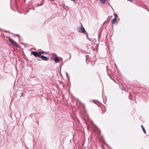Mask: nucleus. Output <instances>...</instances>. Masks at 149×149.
Wrapping results in <instances>:
<instances>
[{"label": "nucleus", "instance_id": "nucleus-9", "mask_svg": "<svg viewBox=\"0 0 149 149\" xmlns=\"http://www.w3.org/2000/svg\"><path fill=\"white\" fill-rule=\"evenodd\" d=\"M44 52L43 51H40L38 52V53H39V55L40 56H42V55H41V54H43V53Z\"/></svg>", "mask_w": 149, "mask_h": 149}, {"label": "nucleus", "instance_id": "nucleus-22", "mask_svg": "<svg viewBox=\"0 0 149 149\" xmlns=\"http://www.w3.org/2000/svg\"><path fill=\"white\" fill-rule=\"evenodd\" d=\"M31 116H32V114H31V115H30V117H31Z\"/></svg>", "mask_w": 149, "mask_h": 149}, {"label": "nucleus", "instance_id": "nucleus-8", "mask_svg": "<svg viewBox=\"0 0 149 149\" xmlns=\"http://www.w3.org/2000/svg\"><path fill=\"white\" fill-rule=\"evenodd\" d=\"M101 33L100 32H99L98 33V41H99V40L100 38L101 37Z\"/></svg>", "mask_w": 149, "mask_h": 149}, {"label": "nucleus", "instance_id": "nucleus-18", "mask_svg": "<svg viewBox=\"0 0 149 149\" xmlns=\"http://www.w3.org/2000/svg\"><path fill=\"white\" fill-rule=\"evenodd\" d=\"M66 75H67V76L68 75V73H67V72L66 73Z\"/></svg>", "mask_w": 149, "mask_h": 149}, {"label": "nucleus", "instance_id": "nucleus-10", "mask_svg": "<svg viewBox=\"0 0 149 149\" xmlns=\"http://www.w3.org/2000/svg\"><path fill=\"white\" fill-rule=\"evenodd\" d=\"M100 2L102 3H104L105 2V0H99Z\"/></svg>", "mask_w": 149, "mask_h": 149}, {"label": "nucleus", "instance_id": "nucleus-19", "mask_svg": "<svg viewBox=\"0 0 149 149\" xmlns=\"http://www.w3.org/2000/svg\"><path fill=\"white\" fill-rule=\"evenodd\" d=\"M54 54V53H52V55H53V54Z\"/></svg>", "mask_w": 149, "mask_h": 149}, {"label": "nucleus", "instance_id": "nucleus-3", "mask_svg": "<svg viewBox=\"0 0 149 149\" xmlns=\"http://www.w3.org/2000/svg\"><path fill=\"white\" fill-rule=\"evenodd\" d=\"M40 58H41L42 60L46 61H47L49 60L48 58L46 56L43 55L40 56Z\"/></svg>", "mask_w": 149, "mask_h": 149}, {"label": "nucleus", "instance_id": "nucleus-17", "mask_svg": "<svg viewBox=\"0 0 149 149\" xmlns=\"http://www.w3.org/2000/svg\"><path fill=\"white\" fill-rule=\"evenodd\" d=\"M41 5H39V4H37V7H38V6H41Z\"/></svg>", "mask_w": 149, "mask_h": 149}, {"label": "nucleus", "instance_id": "nucleus-5", "mask_svg": "<svg viewBox=\"0 0 149 149\" xmlns=\"http://www.w3.org/2000/svg\"><path fill=\"white\" fill-rule=\"evenodd\" d=\"M55 57L54 58V60L55 63H57L59 62V60L58 57V56L56 54H55Z\"/></svg>", "mask_w": 149, "mask_h": 149}, {"label": "nucleus", "instance_id": "nucleus-14", "mask_svg": "<svg viewBox=\"0 0 149 149\" xmlns=\"http://www.w3.org/2000/svg\"><path fill=\"white\" fill-rule=\"evenodd\" d=\"M15 36H17L18 37H19V35L18 34H15Z\"/></svg>", "mask_w": 149, "mask_h": 149}, {"label": "nucleus", "instance_id": "nucleus-24", "mask_svg": "<svg viewBox=\"0 0 149 149\" xmlns=\"http://www.w3.org/2000/svg\"><path fill=\"white\" fill-rule=\"evenodd\" d=\"M141 149H143L142 148Z\"/></svg>", "mask_w": 149, "mask_h": 149}, {"label": "nucleus", "instance_id": "nucleus-13", "mask_svg": "<svg viewBox=\"0 0 149 149\" xmlns=\"http://www.w3.org/2000/svg\"><path fill=\"white\" fill-rule=\"evenodd\" d=\"M71 1H72L74 2H75L76 1V0H70Z\"/></svg>", "mask_w": 149, "mask_h": 149}, {"label": "nucleus", "instance_id": "nucleus-2", "mask_svg": "<svg viewBox=\"0 0 149 149\" xmlns=\"http://www.w3.org/2000/svg\"><path fill=\"white\" fill-rule=\"evenodd\" d=\"M31 54L35 57H38L39 58L40 57V56L39 55L38 52L36 51H32L31 52Z\"/></svg>", "mask_w": 149, "mask_h": 149}, {"label": "nucleus", "instance_id": "nucleus-6", "mask_svg": "<svg viewBox=\"0 0 149 149\" xmlns=\"http://www.w3.org/2000/svg\"><path fill=\"white\" fill-rule=\"evenodd\" d=\"M116 21V19L115 18H114L111 21V24H114Z\"/></svg>", "mask_w": 149, "mask_h": 149}, {"label": "nucleus", "instance_id": "nucleus-4", "mask_svg": "<svg viewBox=\"0 0 149 149\" xmlns=\"http://www.w3.org/2000/svg\"><path fill=\"white\" fill-rule=\"evenodd\" d=\"M8 40L13 45H15V46H17L16 43L15 42L13 41L12 39H11L10 38H9Z\"/></svg>", "mask_w": 149, "mask_h": 149}, {"label": "nucleus", "instance_id": "nucleus-1", "mask_svg": "<svg viewBox=\"0 0 149 149\" xmlns=\"http://www.w3.org/2000/svg\"><path fill=\"white\" fill-rule=\"evenodd\" d=\"M80 24L81 25V26L78 28L77 30L79 32L82 33L84 34H86V37L87 38L88 37V33L83 26L81 23H80Z\"/></svg>", "mask_w": 149, "mask_h": 149}, {"label": "nucleus", "instance_id": "nucleus-12", "mask_svg": "<svg viewBox=\"0 0 149 149\" xmlns=\"http://www.w3.org/2000/svg\"><path fill=\"white\" fill-rule=\"evenodd\" d=\"M113 15H114V18H116V17H117V14L114 13H113Z\"/></svg>", "mask_w": 149, "mask_h": 149}, {"label": "nucleus", "instance_id": "nucleus-16", "mask_svg": "<svg viewBox=\"0 0 149 149\" xmlns=\"http://www.w3.org/2000/svg\"><path fill=\"white\" fill-rule=\"evenodd\" d=\"M105 111H102V114L104 113L105 112Z\"/></svg>", "mask_w": 149, "mask_h": 149}, {"label": "nucleus", "instance_id": "nucleus-15", "mask_svg": "<svg viewBox=\"0 0 149 149\" xmlns=\"http://www.w3.org/2000/svg\"><path fill=\"white\" fill-rule=\"evenodd\" d=\"M127 1H131V2H132V0H127Z\"/></svg>", "mask_w": 149, "mask_h": 149}, {"label": "nucleus", "instance_id": "nucleus-23", "mask_svg": "<svg viewBox=\"0 0 149 149\" xmlns=\"http://www.w3.org/2000/svg\"><path fill=\"white\" fill-rule=\"evenodd\" d=\"M109 77H110L111 79V76H109Z\"/></svg>", "mask_w": 149, "mask_h": 149}, {"label": "nucleus", "instance_id": "nucleus-7", "mask_svg": "<svg viewBox=\"0 0 149 149\" xmlns=\"http://www.w3.org/2000/svg\"><path fill=\"white\" fill-rule=\"evenodd\" d=\"M141 127L142 129V130H143V132L145 134H146V131L144 129V127H143V126L142 125H141Z\"/></svg>", "mask_w": 149, "mask_h": 149}, {"label": "nucleus", "instance_id": "nucleus-11", "mask_svg": "<svg viewBox=\"0 0 149 149\" xmlns=\"http://www.w3.org/2000/svg\"><path fill=\"white\" fill-rule=\"evenodd\" d=\"M2 30L4 31L5 32H8V33H11V34H13V33H10L9 31H6V30Z\"/></svg>", "mask_w": 149, "mask_h": 149}, {"label": "nucleus", "instance_id": "nucleus-20", "mask_svg": "<svg viewBox=\"0 0 149 149\" xmlns=\"http://www.w3.org/2000/svg\"><path fill=\"white\" fill-rule=\"evenodd\" d=\"M21 44H22V45H24V43H21Z\"/></svg>", "mask_w": 149, "mask_h": 149}, {"label": "nucleus", "instance_id": "nucleus-21", "mask_svg": "<svg viewBox=\"0 0 149 149\" xmlns=\"http://www.w3.org/2000/svg\"><path fill=\"white\" fill-rule=\"evenodd\" d=\"M38 60V61H40L41 60H40V59H37Z\"/></svg>", "mask_w": 149, "mask_h": 149}]
</instances>
